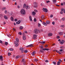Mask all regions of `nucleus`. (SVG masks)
Here are the masks:
<instances>
[{"label": "nucleus", "mask_w": 65, "mask_h": 65, "mask_svg": "<svg viewBox=\"0 0 65 65\" xmlns=\"http://www.w3.org/2000/svg\"><path fill=\"white\" fill-rule=\"evenodd\" d=\"M16 41H14V43L15 44V46L16 47H17V46H19V44L18 43V42H19V39L18 38H16Z\"/></svg>", "instance_id": "nucleus-1"}, {"label": "nucleus", "mask_w": 65, "mask_h": 65, "mask_svg": "<svg viewBox=\"0 0 65 65\" xmlns=\"http://www.w3.org/2000/svg\"><path fill=\"white\" fill-rule=\"evenodd\" d=\"M21 13L22 14H26V12L25 11V10L24 9H22L20 11Z\"/></svg>", "instance_id": "nucleus-2"}, {"label": "nucleus", "mask_w": 65, "mask_h": 65, "mask_svg": "<svg viewBox=\"0 0 65 65\" xmlns=\"http://www.w3.org/2000/svg\"><path fill=\"white\" fill-rule=\"evenodd\" d=\"M34 7H37L38 5H37V3L36 2H35L34 3Z\"/></svg>", "instance_id": "nucleus-3"}, {"label": "nucleus", "mask_w": 65, "mask_h": 65, "mask_svg": "<svg viewBox=\"0 0 65 65\" xmlns=\"http://www.w3.org/2000/svg\"><path fill=\"white\" fill-rule=\"evenodd\" d=\"M28 52V51L27 50H22L21 51V53H27Z\"/></svg>", "instance_id": "nucleus-4"}, {"label": "nucleus", "mask_w": 65, "mask_h": 65, "mask_svg": "<svg viewBox=\"0 0 65 65\" xmlns=\"http://www.w3.org/2000/svg\"><path fill=\"white\" fill-rule=\"evenodd\" d=\"M40 47L41 48L40 49V52H41V53H44V51H44V50H43V47Z\"/></svg>", "instance_id": "nucleus-5"}, {"label": "nucleus", "mask_w": 65, "mask_h": 65, "mask_svg": "<svg viewBox=\"0 0 65 65\" xmlns=\"http://www.w3.org/2000/svg\"><path fill=\"white\" fill-rule=\"evenodd\" d=\"M34 33H35V34H37V33H38V31L37 30V29H35L34 31Z\"/></svg>", "instance_id": "nucleus-6"}, {"label": "nucleus", "mask_w": 65, "mask_h": 65, "mask_svg": "<svg viewBox=\"0 0 65 65\" xmlns=\"http://www.w3.org/2000/svg\"><path fill=\"white\" fill-rule=\"evenodd\" d=\"M23 40H25L26 39V36L25 35H23Z\"/></svg>", "instance_id": "nucleus-7"}, {"label": "nucleus", "mask_w": 65, "mask_h": 65, "mask_svg": "<svg viewBox=\"0 0 65 65\" xmlns=\"http://www.w3.org/2000/svg\"><path fill=\"white\" fill-rule=\"evenodd\" d=\"M42 10L44 12H47V10L46 8H43V9Z\"/></svg>", "instance_id": "nucleus-8"}, {"label": "nucleus", "mask_w": 65, "mask_h": 65, "mask_svg": "<svg viewBox=\"0 0 65 65\" xmlns=\"http://www.w3.org/2000/svg\"><path fill=\"white\" fill-rule=\"evenodd\" d=\"M33 36H34V39H36L37 38V36L36 35H33Z\"/></svg>", "instance_id": "nucleus-9"}, {"label": "nucleus", "mask_w": 65, "mask_h": 65, "mask_svg": "<svg viewBox=\"0 0 65 65\" xmlns=\"http://www.w3.org/2000/svg\"><path fill=\"white\" fill-rule=\"evenodd\" d=\"M45 16H44V15H42L41 17V19L42 20H44V19H45Z\"/></svg>", "instance_id": "nucleus-10"}, {"label": "nucleus", "mask_w": 65, "mask_h": 65, "mask_svg": "<svg viewBox=\"0 0 65 65\" xmlns=\"http://www.w3.org/2000/svg\"><path fill=\"white\" fill-rule=\"evenodd\" d=\"M35 54H36V52L35 51H34L31 53L32 56H34Z\"/></svg>", "instance_id": "nucleus-11"}, {"label": "nucleus", "mask_w": 65, "mask_h": 65, "mask_svg": "<svg viewBox=\"0 0 65 65\" xmlns=\"http://www.w3.org/2000/svg\"><path fill=\"white\" fill-rule=\"evenodd\" d=\"M64 40H62V41H60V43L61 44H62L64 43Z\"/></svg>", "instance_id": "nucleus-12"}, {"label": "nucleus", "mask_w": 65, "mask_h": 65, "mask_svg": "<svg viewBox=\"0 0 65 65\" xmlns=\"http://www.w3.org/2000/svg\"><path fill=\"white\" fill-rule=\"evenodd\" d=\"M52 35H53V34L52 33H50L48 34V36H51Z\"/></svg>", "instance_id": "nucleus-13"}, {"label": "nucleus", "mask_w": 65, "mask_h": 65, "mask_svg": "<svg viewBox=\"0 0 65 65\" xmlns=\"http://www.w3.org/2000/svg\"><path fill=\"white\" fill-rule=\"evenodd\" d=\"M29 19L30 21H32V17H31V16H29Z\"/></svg>", "instance_id": "nucleus-14"}, {"label": "nucleus", "mask_w": 65, "mask_h": 65, "mask_svg": "<svg viewBox=\"0 0 65 65\" xmlns=\"http://www.w3.org/2000/svg\"><path fill=\"white\" fill-rule=\"evenodd\" d=\"M26 9H29L30 8V7L28 5H27L26 7L25 8Z\"/></svg>", "instance_id": "nucleus-15"}, {"label": "nucleus", "mask_w": 65, "mask_h": 65, "mask_svg": "<svg viewBox=\"0 0 65 65\" xmlns=\"http://www.w3.org/2000/svg\"><path fill=\"white\" fill-rule=\"evenodd\" d=\"M10 20L12 21H13V18L12 17H11L10 18Z\"/></svg>", "instance_id": "nucleus-16"}, {"label": "nucleus", "mask_w": 65, "mask_h": 65, "mask_svg": "<svg viewBox=\"0 0 65 65\" xmlns=\"http://www.w3.org/2000/svg\"><path fill=\"white\" fill-rule=\"evenodd\" d=\"M27 6V5H26V4H24L23 5V8H25Z\"/></svg>", "instance_id": "nucleus-17"}, {"label": "nucleus", "mask_w": 65, "mask_h": 65, "mask_svg": "<svg viewBox=\"0 0 65 65\" xmlns=\"http://www.w3.org/2000/svg\"><path fill=\"white\" fill-rule=\"evenodd\" d=\"M45 43V41L42 42H40V43H41V44H44Z\"/></svg>", "instance_id": "nucleus-18"}, {"label": "nucleus", "mask_w": 65, "mask_h": 65, "mask_svg": "<svg viewBox=\"0 0 65 65\" xmlns=\"http://www.w3.org/2000/svg\"><path fill=\"white\" fill-rule=\"evenodd\" d=\"M20 23H21V21L19 20L18 21V22H16V24H20Z\"/></svg>", "instance_id": "nucleus-19"}, {"label": "nucleus", "mask_w": 65, "mask_h": 65, "mask_svg": "<svg viewBox=\"0 0 65 65\" xmlns=\"http://www.w3.org/2000/svg\"><path fill=\"white\" fill-rule=\"evenodd\" d=\"M46 23L47 24H50V21H47Z\"/></svg>", "instance_id": "nucleus-20"}, {"label": "nucleus", "mask_w": 65, "mask_h": 65, "mask_svg": "<svg viewBox=\"0 0 65 65\" xmlns=\"http://www.w3.org/2000/svg\"><path fill=\"white\" fill-rule=\"evenodd\" d=\"M3 58V57H2V56H0V60H1V61L3 60V59H2Z\"/></svg>", "instance_id": "nucleus-21"}, {"label": "nucleus", "mask_w": 65, "mask_h": 65, "mask_svg": "<svg viewBox=\"0 0 65 65\" xmlns=\"http://www.w3.org/2000/svg\"><path fill=\"white\" fill-rule=\"evenodd\" d=\"M4 17V19H6V20H7L8 19V17H7V16H6V15H5Z\"/></svg>", "instance_id": "nucleus-22"}, {"label": "nucleus", "mask_w": 65, "mask_h": 65, "mask_svg": "<svg viewBox=\"0 0 65 65\" xmlns=\"http://www.w3.org/2000/svg\"><path fill=\"white\" fill-rule=\"evenodd\" d=\"M6 9V7H4L2 8V11H3V10H5Z\"/></svg>", "instance_id": "nucleus-23"}, {"label": "nucleus", "mask_w": 65, "mask_h": 65, "mask_svg": "<svg viewBox=\"0 0 65 65\" xmlns=\"http://www.w3.org/2000/svg\"><path fill=\"white\" fill-rule=\"evenodd\" d=\"M33 45L32 44H30L26 46V47H30V46H32Z\"/></svg>", "instance_id": "nucleus-24"}, {"label": "nucleus", "mask_w": 65, "mask_h": 65, "mask_svg": "<svg viewBox=\"0 0 65 65\" xmlns=\"http://www.w3.org/2000/svg\"><path fill=\"white\" fill-rule=\"evenodd\" d=\"M43 24L44 26H47V24L45 22H43Z\"/></svg>", "instance_id": "nucleus-25"}, {"label": "nucleus", "mask_w": 65, "mask_h": 65, "mask_svg": "<svg viewBox=\"0 0 65 65\" xmlns=\"http://www.w3.org/2000/svg\"><path fill=\"white\" fill-rule=\"evenodd\" d=\"M32 14L34 15H35L36 14V13L34 11H33L32 12Z\"/></svg>", "instance_id": "nucleus-26"}, {"label": "nucleus", "mask_w": 65, "mask_h": 65, "mask_svg": "<svg viewBox=\"0 0 65 65\" xmlns=\"http://www.w3.org/2000/svg\"><path fill=\"white\" fill-rule=\"evenodd\" d=\"M64 27L65 25H61L60 26V27L62 28H64Z\"/></svg>", "instance_id": "nucleus-27"}, {"label": "nucleus", "mask_w": 65, "mask_h": 65, "mask_svg": "<svg viewBox=\"0 0 65 65\" xmlns=\"http://www.w3.org/2000/svg\"><path fill=\"white\" fill-rule=\"evenodd\" d=\"M43 50H44V51H48L49 49L48 48H44L43 49Z\"/></svg>", "instance_id": "nucleus-28"}, {"label": "nucleus", "mask_w": 65, "mask_h": 65, "mask_svg": "<svg viewBox=\"0 0 65 65\" xmlns=\"http://www.w3.org/2000/svg\"><path fill=\"white\" fill-rule=\"evenodd\" d=\"M61 63V62L59 61H58L57 65H60V64Z\"/></svg>", "instance_id": "nucleus-29"}, {"label": "nucleus", "mask_w": 65, "mask_h": 65, "mask_svg": "<svg viewBox=\"0 0 65 65\" xmlns=\"http://www.w3.org/2000/svg\"><path fill=\"white\" fill-rule=\"evenodd\" d=\"M52 1L53 3H55L57 1V0H52Z\"/></svg>", "instance_id": "nucleus-30"}, {"label": "nucleus", "mask_w": 65, "mask_h": 65, "mask_svg": "<svg viewBox=\"0 0 65 65\" xmlns=\"http://www.w3.org/2000/svg\"><path fill=\"white\" fill-rule=\"evenodd\" d=\"M59 34L60 35H63V33H62V32H59Z\"/></svg>", "instance_id": "nucleus-31"}, {"label": "nucleus", "mask_w": 65, "mask_h": 65, "mask_svg": "<svg viewBox=\"0 0 65 65\" xmlns=\"http://www.w3.org/2000/svg\"><path fill=\"white\" fill-rule=\"evenodd\" d=\"M65 20V18H63L61 19V20L62 21H64Z\"/></svg>", "instance_id": "nucleus-32"}, {"label": "nucleus", "mask_w": 65, "mask_h": 65, "mask_svg": "<svg viewBox=\"0 0 65 65\" xmlns=\"http://www.w3.org/2000/svg\"><path fill=\"white\" fill-rule=\"evenodd\" d=\"M20 29L21 30H22V29H23V26H20Z\"/></svg>", "instance_id": "nucleus-33"}, {"label": "nucleus", "mask_w": 65, "mask_h": 65, "mask_svg": "<svg viewBox=\"0 0 65 65\" xmlns=\"http://www.w3.org/2000/svg\"><path fill=\"white\" fill-rule=\"evenodd\" d=\"M38 27H41V24L39 23H38Z\"/></svg>", "instance_id": "nucleus-34"}, {"label": "nucleus", "mask_w": 65, "mask_h": 65, "mask_svg": "<svg viewBox=\"0 0 65 65\" xmlns=\"http://www.w3.org/2000/svg\"><path fill=\"white\" fill-rule=\"evenodd\" d=\"M34 11L35 12H38V11L36 9H35Z\"/></svg>", "instance_id": "nucleus-35"}, {"label": "nucleus", "mask_w": 65, "mask_h": 65, "mask_svg": "<svg viewBox=\"0 0 65 65\" xmlns=\"http://www.w3.org/2000/svg\"><path fill=\"white\" fill-rule=\"evenodd\" d=\"M56 52L58 53V54H61V53L59 51H56Z\"/></svg>", "instance_id": "nucleus-36"}, {"label": "nucleus", "mask_w": 65, "mask_h": 65, "mask_svg": "<svg viewBox=\"0 0 65 65\" xmlns=\"http://www.w3.org/2000/svg\"><path fill=\"white\" fill-rule=\"evenodd\" d=\"M9 50L10 51H13V49L12 48H10L9 49Z\"/></svg>", "instance_id": "nucleus-37"}, {"label": "nucleus", "mask_w": 65, "mask_h": 65, "mask_svg": "<svg viewBox=\"0 0 65 65\" xmlns=\"http://www.w3.org/2000/svg\"><path fill=\"white\" fill-rule=\"evenodd\" d=\"M8 55L9 56H10L11 55V53H8Z\"/></svg>", "instance_id": "nucleus-38"}, {"label": "nucleus", "mask_w": 65, "mask_h": 65, "mask_svg": "<svg viewBox=\"0 0 65 65\" xmlns=\"http://www.w3.org/2000/svg\"><path fill=\"white\" fill-rule=\"evenodd\" d=\"M20 51H22V50H23V48L21 47L20 48Z\"/></svg>", "instance_id": "nucleus-39"}, {"label": "nucleus", "mask_w": 65, "mask_h": 65, "mask_svg": "<svg viewBox=\"0 0 65 65\" xmlns=\"http://www.w3.org/2000/svg\"><path fill=\"white\" fill-rule=\"evenodd\" d=\"M5 45H8V42H5Z\"/></svg>", "instance_id": "nucleus-40"}, {"label": "nucleus", "mask_w": 65, "mask_h": 65, "mask_svg": "<svg viewBox=\"0 0 65 65\" xmlns=\"http://www.w3.org/2000/svg\"><path fill=\"white\" fill-rule=\"evenodd\" d=\"M53 64H54V65H56V62L54 61L53 62Z\"/></svg>", "instance_id": "nucleus-41"}, {"label": "nucleus", "mask_w": 65, "mask_h": 65, "mask_svg": "<svg viewBox=\"0 0 65 65\" xmlns=\"http://www.w3.org/2000/svg\"><path fill=\"white\" fill-rule=\"evenodd\" d=\"M19 57H20V56H18L16 57V59H18V58H19Z\"/></svg>", "instance_id": "nucleus-42"}, {"label": "nucleus", "mask_w": 65, "mask_h": 65, "mask_svg": "<svg viewBox=\"0 0 65 65\" xmlns=\"http://www.w3.org/2000/svg\"><path fill=\"white\" fill-rule=\"evenodd\" d=\"M25 61V60L24 59H23V60H22V61H21L22 62H24Z\"/></svg>", "instance_id": "nucleus-43"}, {"label": "nucleus", "mask_w": 65, "mask_h": 65, "mask_svg": "<svg viewBox=\"0 0 65 65\" xmlns=\"http://www.w3.org/2000/svg\"><path fill=\"white\" fill-rule=\"evenodd\" d=\"M19 34L20 35H22V33L21 32H20L19 33Z\"/></svg>", "instance_id": "nucleus-44"}, {"label": "nucleus", "mask_w": 65, "mask_h": 65, "mask_svg": "<svg viewBox=\"0 0 65 65\" xmlns=\"http://www.w3.org/2000/svg\"><path fill=\"white\" fill-rule=\"evenodd\" d=\"M5 14H6V13H7V10H5Z\"/></svg>", "instance_id": "nucleus-45"}, {"label": "nucleus", "mask_w": 65, "mask_h": 65, "mask_svg": "<svg viewBox=\"0 0 65 65\" xmlns=\"http://www.w3.org/2000/svg\"><path fill=\"white\" fill-rule=\"evenodd\" d=\"M52 24H53V25H55V22H53L52 23Z\"/></svg>", "instance_id": "nucleus-46"}, {"label": "nucleus", "mask_w": 65, "mask_h": 65, "mask_svg": "<svg viewBox=\"0 0 65 65\" xmlns=\"http://www.w3.org/2000/svg\"><path fill=\"white\" fill-rule=\"evenodd\" d=\"M60 14H63V12H62V11H61L60 12Z\"/></svg>", "instance_id": "nucleus-47"}, {"label": "nucleus", "mask_w": 65, "mask_h": 65, "mask_svg": "<svg viewBox=\"0 0 65 65\" xmlns=\"http://www.w3.org/2000/svg\"><path fill=\"white\" fill-rule=\"evenodd\" d=\"M34 61H36V62H37V61H38V60L36 59H35L34 60Z\"/></svg>", "instance_id": "nucleus-48"}, {"label": "nucleus", "mask_w": 65, "mask_h": 65, "mask_svg": "<svg viewBox=\"0 0 65 65\" xmlns=\"http://www.w3.org/2000/svg\"><path fill=\"white\" fill-rule=\"evenodd\" d=\"M0 43H2H2H3L2 41L1 40H0Z\"/></svg>", "instance_id": "nucleus-49"}, {"label": "nucleus", "mask_w": 65, "mask_h": 65, "mask_svg": "<svg viewBox=\"0 0 65 65\" xmlns=\"http://www.w3.org/2000/svg\"><path fill=\"white\" fill-rule=\"evenodd\" d=\"M63 51V50L62 49H60L59 50V51L60 52H62V51Z\"/></svg>", "instance_id": "nucleus-50"}, {"label": "nucleus", "mask_w": 65, "mask_h": 65, "mask_svg": "<svg viewBox=\"0 0 65 65\" xmlns=\"http://www.w3.org/2000/svg\"><path fill=\"white\" fill-rule=\"evenodd\" d=\"M57 39H59V38H60V36H57Z\"/></svg>", "instance_id": "nucleus-51"}, {"label": "nucleus", "mask_w": 65, "mask_h": 65, "mask_svg": "<svg viewBox=\"0 0 65 65\" xmlns=\"http://www.w3.org/2000/svg\"><path fill=\"white\" fill-rule=\"evenodd\" d=\"M48 46V45H45V47H47Z\"/></svg>", "instance_id": "nucleus-52"}, {"label": "nucleus", "mask_w": 65, "mask_h": 65, "mask_svg": "<svg viewBox=\"0 0 65 65\" xmlns=\"http://www.w3.org/2000/svg\"><path fill=\"white\" fill-rule=\"evenodd\" d=\"M34 22H36V21H37L36 19V18H35L34 20Z\"/></svg>", "instance_id": "nucleus-53"}, {"label": "nucleus", "mask_w": 65, "mask_h": 65, "mask_svg": "<svg viewBox=\"0 0 65 65\" xmlns=\"http://www.w3.org/2000/svg\"><path fill=\"white\" fill-rule=\"evenodd\" d=\"M17 21H18V19H15L14 20L15 22H17Z\"/></svg>", "instance_id": "nucleus-54"}, {"label": "nucleus", "mask_w": 65, "mask_h": 65, "mask_svg": "<svg viewBox=\"0 0 65 65\" xmlns=\"http://www.w3.org/2000/svg\"><path fill=\"white\" fill-rule=\"evenodd\" d=\"M53 17V15H50V18H52V17Z\"/></svg>", "instance_id": "nucleus-55"}, {"label": "nucleus", "mask_w": 65, "mask_h": 65, "mask_svg": "<svg viewBox=\"0 0 65 65\" xmlns=\"http://www.w3.org/2000/svg\"><path fill=\"white\" fill-rule=\"evenodd\" d=\"M3 17V15H2L1 14H0V17Z\"/></svg>", "instance_id": "nucleus-56"}, {"label": "nucleus", "mask_w": 65, "mask_h": 65, "mask_svg": "<svg viewBox=\"0 0 65 65\" xmlns=\"http://www.w3.org/2000/svg\"><path fill=\"white\" fill-rule=\"evenodd\" d=\"M64 11V9H61V11Z\"/></svg>", "instance_id": "nucleus-57"}, {"label": "nucleus", "mask_w": 65, "mask_h": 65, "mask_svg": "<svg viewBox=\"0 0 65 65\" xmlns=\"http://www.w3.org/2000/svg\"><path fill=\"white\" fill-rule=\"evenodd\" d=\"M50 1H46V3H48V2H50Z\"/></svg>", "instance_id": "nucleus-58"}, {"label": "nucleus", "mask_w": 65, "mask_h": 65, "mask_svg": "<svg viewBox=\"0 0 65 65\" xmlns=\"http://www.w3.org/2000/svg\"><path fill=\"white\" fill-rule=\"evenodd\" d=\"M63 12H64V13H65V9H64Z\"/></svg>", "instance_id": "nucleus-59"}, {"label": "nucleus", "mask_w": 65, "mask_h": 65, "mask_svg": "<svg viewBox=\"0 0 65 65\" xmlns=\"http://www.w3.org/2000/svg\"><path fill=\"white\" fill-rule=\"evenodd\" d=\"M45 62H48V60H45Z\"/></svg>", "instance_id": "nucleus-60"}, {"label": "nucleus", "mask_w": 65, "mask_h": 65, "mask_svg": "<svg viewBox=\"0 0 65 65\" xmlns=\"http://www.w3.org/2000/svg\"><path fill=\"white\" fill-rule=\"evenodd\" d=\"M59 62H62V60H60V59H59Z\"/></svg>", "instance_id": "nucleus-61"}, {"label": "nucleus", "mask_w": 65, "mask_h": 65, "mask_svg": "<svg viewBox=\"0 0 65 65\" xmlns=\"http://www.w3.org/2000/svg\"><path fill=\"white\" fill-rule=\"evenodd\" d=\"M58 41H61V39H59L58 40Z\"/></svg>", "instance_id": "nucleus-62"}, {"label": "nucleus", "mask_w": 65, "mask_h": 65, "mask_svg": "<svg viewBox=\"0 0 65 65\" xmlns=\"http://www.w3.org/2000/svg\"><path fill=\"white\" fill-rule=\"evenodd\" d=\"M61 5H62V6L63 5V3H61Z\"/></svg>", "instance_id": "nucleus-63"}, {"label": "nucleus", "mask_w": 65, "mask_h": 65, "mask_svg": "<svg viewBox=\"0 0 65 65\" xmlns=\"http://www.w3.org/2000/svg\"><path fill=\"white\" fill-rule=\"evenodd\" d=\"M63 4L64 5H65V2H64L63 3Z\"/></svg>", "instance_id": "nucleus-64"}]
</instances>
